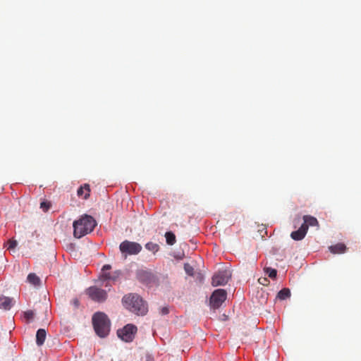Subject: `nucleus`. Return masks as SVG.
<instances>
[{"mask_svg": "<svg viewBox=\"0 0 361 361\" xmlns=\"http://www.w3.org/2000/svg\"><path fill=\"white\" fill-rule=\"evenodd\" d=\"M347 247L343 243H337L334 245H331L329 247L330 251L334 254H341L344 253L346 250Z\"/></svg>", "mask_w": 361, "mask_h": 361, "instance_id": "4468645a", "label": "nucleus"}, {"mask_svg": "<svg viewBox=\"0 0 361 361\" xmlns=\"http://www.w3.org/2000/svg\"><path fill=\"white\" fill-rule=\"evenodd\" d=\"M153 276L151 273L146 271H141L138 274V279L140 281L149 283L151 282Z\"/></svg>", "mask_w": 361, "mask_h": 361, "instance_id": "2eb2a0df", "label": "nucleus"}, {"mask_svg": "<svg viewBox=\"0 0 361 361\" xmlns=\"http://www.w3.org/2000/svg\"><path fill=\"white\" fill-rule=\"evenodd\" d=\"M27 281L28 283L34 286H39L41 282L40 279L34 273L28 274Z\"/></svg>", "mask_w": 361, "mask_h": 361, "instance_id": "f3484780", "label": "nucleus"}, {"mask_svg": "<svg viewBox=\"0 0 361 361\" xmlns=\"http://www.w3.org/2000/svg\"><path fill=\"white\" fill-rule=\"evenodd\" d=\"M165 237L166 240L167 244L170 245H173L176 243V235L172 232H166L165 233Z\"/></svg>", "mask_w": 361, "mask_h": 361, "instance_id": "6ab92c4d", "label": "nucleus"}, {"mask_svg": "<svg viewBox=\"0 0 361 361\" xmlns=\"http://www.w3.org/2000/svg\"><path fill=\"white\" fill-rule=\"evenodd\" d=\"M125 308L137 315H145L148 311L147 305L137 293H128L122 298Z\"/></svg>", "mask_w": 361, "mask_h": 361, "instance_id": "f257e3e1", "label": "nucleus"}, {"mask_svg": "<svg viewBox=\"0 0 361 361\" xmlns=\"http://www.w3.org/2000/svg\"><path fill=\"white\" fill-rule=\"evenodd\" d=\"M229 277H231V275H230V276H228V275L227 274L226 279H228Z\"/></svg>", "mask_w": 361, "mask_h": 361, "instance_id": "c85d7f7f", "label": "nucleus"}, {"mask_svg": "<svg viewBox=\"0 0 361 361\" xmlns=\"http://www.w3.org/2000/svg\"><path fill=\"white\" fill-rule=\"evenodd\" d=\"M137 326L129 324L126 325L123 329L117 331L118 336L123 341L131 342L137 332Z\"/></svg>", "mask_w": 361, "mask_h": 361, "instance_id": "39448f33", "label": "nucleus"}, {"mask_svg": "<svg viewBox=\"0 0 361 361\" xmlns=\"http://www.w3.org/2000/svg\"><path fill=\"white\" fill-rule=\"evenodd\" d=\"M89 298L97 302H103L107 298V293L105 290L99 288L97 286H91L85 290Z\"/></svg>", "mask_w": 361, "mask_h": 361, "instance_id": "423d86ee", "label": "nucleus"}, {"mask_svg": "<svg viewBox=\"0 0 361 361\" xmlns=\"http://www.w3.org/2000/svg\"><path fill=\"white\" fill-rule=\"evenodd\" d=\"M184 269L189 276H192L194 274V269L189 264H185Z\"/></svg>", "mask_w": 361, "mask_h": 361, "instance_id": "5701e85b", "label": "nucleus"}, {"mask_svg": "<svg viewBox=\"0 0 361 361\" xmlns=\"http://www.w3.org/2000/svg\"><path fill=\"white\" fill-rule=\"evenodd\" d=\"M119 249L122 255L126 258L128 255H135L140 253L142 250V246L138 243L126 240L120 244Z\"/></svg>", "mask_w": 361, "mask_h": 361, "instance_id": "20e7f679", "label": "nucleus"}, {"mask_svg": "<svg viewBox=\"0 0 361 361\" xmlns=\"http://www.w3.org/2000/svg\"><path fill=\"white\" fill-rule=\"evenodd\" d=\"M110 320L103 312H96L92 316V325L96 334L101 338L106 337L110 331Z\"/></svg>", "mask_w": 361, "mask_h": 361, "instance_id": "7ed1b4c3", "label": "nucleus"}, {"mask_svg": "<svg viewBox=\"0 0 361 361\" xmlns=\"http://www.w3.org/2000/svg\"><path fill=\"white\" fill-rule=\"evenodd\" d=\"M12 306V300L8 297L0 298V308L9 310Z\"/></svg>", "mask_w": 361, "mask_h": 361, "instance_id": "dca6fc26", "label": "nucleus"}, {"mask_svg": "<svg viewBox=\"0 0 361 361\" xmlns=\"http://www.w3.org/2000/svg\"><path fill=\"white\" fill-rule=\"evenodd\" d=\"M226 279V273L225 271H219L216 273L212 277V284L214 286L224 285Z\"/></svg>", "mask_w": 361, "mask_h": 361, "instance_id": "9d476101", "label": "nucleus"}, {"mask_svg": "<svg viewBox=\"0 0 361 361\" xmlns=\"http://www.w3.org/2000/svg\"><path fill=\"white\" fill-rule=\"evenodd\" d=\"M90 188L89 184H84L78 190L77 194L79 197H82L83 199L87 200L90 197Z\"/></svg>", "mask_w": 361, "mask_h": 361, "instance_id": "9b49d317", "label": "nucleus"}, {"mask_svg": "<svg viewBox=\"0 0 361 361\" xmlns=\"http://www.w3.org/2000/svg\"><path fill=\"white\" fill-rule=\"evenodd\" d=\"M35 313L32 310H27L24 312V317L27 320L33 319Z\"/></svg>", "mask_w": 361, "mask_h": 361, "instance_id": "b1692460", "label": "nucleus"}, {"mask_svg": "<svg viewBox=\"0 0 361 361\" xmlns=\"http://www.w3.org/2000/svg\"><path fill=\"white\" fill-rule=\"evenodd\" d=\"M307 232V228L306 225H301V226L299 228L298 230H297L295 231H293L291 233L290 237L294 240H301L305 238Z\"/></svg>", "mask_w": 361, "mask_h": 361, "instance_id": "1a4fd4ad", "label": "nucleus"}, {"mask_svg": "<svg viewBox=\"0 0 361 361\" xmlns=\"http://www.w3.org/2000/svg\"><path fill=\"white\" fill-rule=\"evenodd\" d=\"M71 304L73 306L74 309H78L80 306V301L78 298H73L71 301Z\"/></svg>", "mask_w": 361, "mask_h": 361, "instance_id": "a878e982", "label": "nucleus"}, {"mask_svg": "<svg viewBox=\"0 0 361 361\" xmlns=\"http://www.w3.org/2000/svg\"><path fill=\"white\" fill-rule=\"evenodd\" d=\"M304 223L302 225H306L308 228L309 226H318L319 222L317 219L310 215H305L303 216Z\"/></svg>", "mask_w": 361, "mask_h": 361, "instance_id": "f8f14e48", "label": "nucleus"}, {"mask_svg": "<svg viewBox=\"0 0 361 361\" xmlns=\"http://www.w3.org/2000/svg\"><path fill=\"white\" fill-rule=\"evenodd\" d=\"M47 333L43 329L37 330L36 334V343L37 345L41 346L44 344L46 339Z\"/></svg>", "mask_w": 361, "mask_h": 361, "instance_id": "ddd939ff", "label": "nucleus"}, {"mask_svg": "<svg viewBox=\"0 0 361 361\" xmlns=\"http://www.w3.org/2000/svg\"><path fill=\"white\" fill-rule=\"evenodd\" d=\"M111 265L109 264H105L102 267V273L100 276V279L102 281H106V280H111V281H116L118 277L120 276L121 271H116L113 274H111L109 272H106V271L111 269Z\"/></svg>", "mask_w": 361, "mask_h": 361, "instance_id": "6e6552de", "label": "nucleus"}, {"mask_svg": "<svg viewBox=\"0 0 361 361\" xmlns=\"http://www.w3.org/2000/svg\"><path fill=\"white\" fill-rule=\"evenodd\" d=\"M169 309L166 307H164L161 308V310H160V312L161 314H167L169 313Z\"/></svg>", "mask_w": 361, "mask_h": 361, "instance_id": "cd10ccee", "label": "nucleus"}, {"mask_svg": "<svg viewBox=\"0 0 361 361\" xmlns=\"http://www.w3.org/2000/svg\"><path fill=\"white\" fill-rule=\"evenodd\" d=\"M51 206V202L48 201H43L40 203V208L44 212H47Z\"/></svg>", "mask_w": 361, "mask_h": 361, "instance_id": "4be33fe9", "label": "nucleus"}, {"mask_svg": "<svg viewBox=\"0 0 361 361\" xmlns=\"http://www.w3.org/2000/svg\"><path fill=\"white\" fill-rule=\"evenodd\" d=\"M226 300V290L217 289L214 291L210 297V304L213 308L219 307Z\"/></svg>", "mask_w": 361, "mask_h": 361, "instance_id": "0eeeda50", "label": "nucleus"}, {"mask_svg": "<svg viewBox=\"0 0 361 361\" xmlns=\"http://www.w3.org/2000/svg\"><path fill=\"white\" fill-rule=\"evenodd\" d=\"M290 296V290L289 288H284L281 289L277 294V298L283 300Z\"/></svg>", "mask_w": 361, "mask_h": 361, "instance_id": "a211bd4d", "label": "nucleus"}, {"mask_svg": "<svg viewBox=\"0 0 361 361\" xmlns=\"http://www.w3.org/2000/svg\"><path fill=\"white\" fill-rule=\"evenodd\" d=\"M258 281L260 284L263 286H267L269 283V280L267 278H259Z\"/></svg>", "mask_w": 361, "mask_h": 361, "instance_id": "bb28decb", "label": "nucleus"}, {"mask_svg": "<svg viewBox=\"0 0 361 361\" xmlns=\"http://www.w3.org/2000/svg\"><path fill=\"white\" fill-rule=\"evenodd\" d=\"M18 245V243L15 240H9L8 241V250L14 249Z\"/></svg>", "mask_w": 361, "mask_h": 361, "instance_id": "393cba45", "label": "nucleus"}, {"mask_svg": "<svg viewBox=\"0 0 361 361\" xmlns=\"http://www.w3.org/2000/svg\"><path fill=\"white\" fill-rule=\"evenodd\" d=\"M96 226L97 222L92 216L84 214L73 222V235L76 238H80L91 233Z\"/></svg>", "mask_w": 361, "mask_h": 361, "instance_id": "f03ea898", "label": "nucleus"}, {"mask_svg": "<svg viewBox=\"0 0 361 361\" xmlns=\"http://www.w3.org/2000/svg\"><path fill=\"white\" fill-rule=\"evenodd\" d=\"M145 247L149 251L152 252L153 253H156L159 250V246L157 243H154L152 242H149L145 245Z\"/></svg>", "mask_w": 361, "mask_h": 361, "instance_id": "aec40b11", "label": "nucleus"}, {"mask_svg": "<svg viewBox=\"0 0 361 361\" xmlns=\"http://www.w3.org/2000/svg\"><path fill=\"white\" fill-rule=\"evenodd\" d=\"M264 271L271 279H275L276 277L277 271L275 269H272L271 267H266L264 268Z\"/></svg>", "mask_w": 361, "mask_h": 361, "instance_id": "412c9836", "label": "nucleus"}]
</instances>
